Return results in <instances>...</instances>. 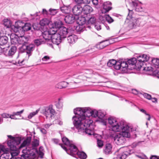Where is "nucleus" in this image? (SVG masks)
Listing matches in <instances>:
<instances>
[{"label": "nucleus", "mask_w": 159, "mask_h": 159, "mask_svg": "<svg viewBox=\"0 0 159 159\" xmlns=\"http://www.w3.org/2000/svg\"><path fill=\"white\" fill-rule=\"evenodd\" d=\"M31 139L28 138L25 140L20 145V148L26 147L22 150L23 153L21 156L24 159H33L35 157V152L36 150L35 148L37 147L39 144V141L35 139L30 144Z\"/></svg>", "instance_id": "f257e3e1"}, {"label": "nucleus", "mask_w": 159, "mask_h": 159, "mask_svg": "<svg viewBox=\"0 0 159 159\" xmlns=\"http://www.w3.org/2000/svg\"><path fill=\"white\" fill-rule=\"evenodd\" d=\"M7 137L10 139L7 142V145L11 150L10 153L12 157L17 156L21 149L20 146L17 148L16 146L18 145L20 143L21 139L18 137H14L11 135H7Z\"/></svg>", "instance_id": "f03ea898"}, {"label": "nucleus", "mask_w": 159, "mask_h": 159, "mask_svg": "<svg viewBox=\"0 0 159 159\" xmlns=\"http://www.w3.org/2000/svg\"><path fill=\"white\" fill-rule=\"evenodd\" d=\"M136 57L137 58V59L134 57L126 60L129 67H130V66H133L134 65L138 66L139 67H141L143 65L144 62L148 61L149 59V55L145 54L138 55Z\"/></svg>", "instance_id": "7ed1b4c3"}, {"label": "nucleus", "mask_w": 159, "mask_h": 159, "mask_svg": "<svg viewBox=\"0 0 159 159\" xmlns=\"http://www.w3.org/2000/svg\"><path fill=\"white\" fill-rule=\"evenodd\" d=\"M80 111H77L76 109H75L74 112L75 115L72 117L73 123L75 128L78 129V131L80 134L82 133V131H84V130L82 129L83 119L84 117L81 115Z\"/></svg>", "instance_id": "20e7f679"}, {"label": "nucleus", "mask_w": 159, "mask_h": 159, "mask_svg": "<svg viewBox=\"0 0 159 159\" xmlns=\"http://www.w3.org/2000/svg\"><path fill=\"white\" fill-rule=\"evenodd\" d=\"M132 129L127 130L125 131L124 129L123 131L115 135L113 138L115 143L118 145H121L124 144L126 142L125 138L130 137V132Z\"/></svg>", "instance_id": "39448f33"}, {"label": "nucleus", "mask_w": 159, "mask_h": 159, "mask_svg": "<svg viewBox=\"0 0 159 159\" xmlns=\"http://www.w3.org/2000/svg\"><path fill=\"white\" fill-rule=\"evenodd\" d=\"M82 129L84 131H82V133H85L89 135H91L94 134V128L93 125V121L90 117L84 116Z\"/></svg>", "instance_id": "423d86ee"}, {"label": "nucleus", "mask_w": 159, "mask_h": 159, "mask_svg": "<svg viewBox=\"0 0 159 159\" xmlns=\"http://www.w3.org/2000/svg\"><path fill=\"white\" fill-rule=\"evenodd\" d=\"M134 150L130 149L128 147H122L120 148L116 154V159H125L126 157L133 153Z\"/></svg>", "instance_id": "0eeeda50"}, {"label": "nucleus", "mask_w": 159, "mask_h": 159, "mask_svg": "<svg viewBox=\"0 0 159 159\" xmlns=\"http://www.w3.org/2000/svg\"><path fill=\"white\" fill-rule=\"evenodd\" d=\"M111 128L112 130L114 132H119L121 130L123 131L124 129L125 130V131L128 129H132V127L124 120H122L119 122L118 121L116 124L111 127Z\"/></svg>", "instance_id": "6e6552de"}, {"label": "nucleus", "mask_w": 159, "mask_h": 159, "mask_svg": "<svg viewBox=\"0 0 159 159\" xmlns=\"http://www.w3.org/2000/svg\"><path fill=\"white\" fill-rule=\"evenodd\" d=\"M71 148L70 150L66 151V152L68 154L76 158H78V157L83 159L86 158L87 157L86 154L83 152H78L77 148L76 146L74 147L72 150Z\"/></svg>", "instance_id": "1a4fd4ad"}, {"label": "nucleus", "mask_w": 159, "mask_h": 159, "mask_svg": "<svg viewBox=\"0 0 159 159\" xmlns=\"http://www.w3.org/2000/svg\"><path fill=\"white\" fill-rule=\"evenodd\" d=\"M75 109L77 111H80V114L82 116L89 117L91 116L93 117V115L94 114V109L92 110L89 107L77 108Z\"/></svg>", "instance_id": "9d476101"}, {"label": "nucleus", "mask_w": 159, "mask_h": 159, "mask_svg": "<svg viewBox=\"0 0 159 159\" xmlns=\"http://www.w3.org/2000/svg\"><path fill=\"white\" fill-rule=\"evenodd\" d=\"M94 114L93 115V117L94 118L98 117L99 119V121L103 122L104 125H106V120H107V118L105 116L106 112L101 110L97 111L95 109H94Z\"/></svg>", "instance_id": "9b49d317"}, {"label": "nucleus", "mask_w": 159, "mask_h": 159, "mask_svg": "<svg viewBox=\"0 0 159 159\" xmlns=\"http://www.w3.org/2000/svg\"><path fill=\"white\" fill-rule=\"evenodd\" d=\"M34 46L33 44H30L28 46L25 45H23L21 47V50L23 49L26 50V56L25 58L21 62L22 63L24 60H27L29 57L31 55L32 52L34 49Z\"/></svg>", "instance_id": "f8f14e48"}, {"label": "nucleus", "mask_w": 159, "mask_h": 159, "mask_svg": "<svg viewBox=\"0 0 159 159\" xmlns=\"http://www.w3.org/2000/svg\"><path fill=\"white\" fill-rule=\"evenodd\" d=\"M62 141L64 144L68 147V149H67L66 147L64 145H61V147L64 149L66 152L67 150H70L71 148L72 150L73 149L74 147L75 146L72 141H70L66 137H63L62 139Z\"/></svg>", "instance_id": "ddd939ff"}, {"label": "nucleus", "mask_w": 159, "mask_h": 159, "mask_svg": "<svg viewBox=\"0 0 159 159\" xmlns=\"http://www.w3.org/2000/svg\"><path fill=\"white\" fill-rule=\"evenodd\" d=\"M57 30H52L53 33L51 40L53 43L58 45L62 38L60 36L59 33L57 32Z\"/></svg>", "instance_id": "4468645a"}, {"label": "nucleus", "mask_w": 159, "mask_h": 159, "mask_svg": "<svg viewBox=\"0 0 159 159\" xmlns=\"http://www.w3.org/2000/svg\"><path fill=\"white\" fill-rule=\"evenodd\" d=\"M43 112L47 117L49 116L52 119L53 117L55 111L53 108L52 106L51 105L48 107H46L43 109Z\"/></svg>", "instance_id": "2eb2a0df"}, {"label": "nucleus", "mask_w": 159, "mask_h": 159, "mask_svg": "<svg viewBox=\"0 0 159 159\" xmlns=\"http://www.w3.org/2000/svg\"><path fill=\"white\" fill-rule=\"evenodd\" d=\"M142 20L140 18H131L129 23L128 26L130 29H133L141 25Z\"/></svg>", "instance_id": "dca6fc26"}, {"label": "nucleus", "mask_w": 159, "mask_h": 159, "mask_svg": "<svg viewBox=\"0 0 159 159\" xmlns=\"http://www.w3.org/2000/svg\"><path fill=\"white\" fill-rule=\"evenodd\" d=\"M77 21V25L76 26H74L73 28H71V31H73L75 30L78 32L82 31L84 30L83 29L85 27L84 25L85 23V19L83 18L82 21V20H79V19Z\"/></svg>", "instance_id": "f3484780"}, {"label": "nucleus", "mask_w": 159, "mask_h": 159, "mask_svg": "<svg viewBox=\"0 0 159 159\" xmlns=\"http://www.w3.org/2000/svg\"><path fill=\"white\" fill-rule=\"evenodd\" d=\"M71 28L69 27V28L67 29L65 27H62L60 28L59 30H58L57 33H59V34L60 36L63 39L65 38L66 36L68 33H69L70 30L71 31Z\"/></svg>", "instance_id": "a211bd4d"}, {"label": "nucleus", "mask_w": 159, "mask_h": 159, "mask_svg": "<svg viewBox=\"0 0 159 159\" xmlns=\"http://www.w3.org/2000/svg\"><path fill=\"white\" fill-rule=\"evenodd\" d=\"M52 30H54L52 29H51L50 30L44 31L42 32V34L43 38L46 40H50L53 33Z\"/></svg>", "instance_id": "6ab92c4d"}, {"label": "nucleus", "mask_w": 159, "mask_h": 159, "mask_svg": "<svg viewBox=\"0 0 159 159\" xmlns=\"http://www.w3.org/2000/svg\"><path fill=\"white\" fill-rule=\"evenodd\" d=\"M111 3L109 2H104L103 5V9L102 10V13H106L111 9Z\"/></svg>", "instance_id": "aec40b11"}, {"label": "nucleus", "mask_w": 159, "mask_h": 159, "mask_svg": "<svg viewBox=\"0 0 159 159\" xmlns=\"http://www.w3.org/2000/svg\"><path fill=\"white\" fill-rule=\"evenodd\" d=\"M132 4L136 11L141 12L144 11V8L142 7L140 3L137 1H132Z\"/></svg>", "instance_id": "412c9836"}, {"label": "nucleus", "mask_w": 159, "mask_h": 159, "mask_svg": "<svg viewBox=\"0 0 159 159\" xmlns=\"http://www.w3.org/2000/svg\"><path fill=\"white\" fill-rule=\"evenodd\" d=\"M72 9L73 13L75 16H78L82 13V8L79 5L75 6Z\"/></svg>", "instance_id": "4be33fe9"}, {"label": "nucleus", "mask_w": 159, "mask_h": 159, "mask_svg": "<svg viewBox=\"0 0 159 159\" xmlns=\"http://www.w3.org/2000/svg\"><path fill=\"white\" fill-rule=\"evenodd\" d=\"M64 20L66 23L69 24L73 23L75 21V16L72 14H70L66 16Z\"/></svg>", "instance_id": "5701e85b"}, {"label": "nucleus", "mask_w": 159, "mask_h": 159, "mask_svg": "<svg viewBox=\"0 0 159 159\" xmlns=\"http://www.w3.org/2000/svg\"><path fill=\"white\" fill-rule=\"evenodd\" d=\"M112 146L110 143H106L104 148L103 152L106 154H110L112 153Z\"/></svg>", "instance_id": "b1692460"}, {"label": "nucleus", "mask_w": 159, "mask_h": 159, "mask_svg": "<svg viewBox=\"0 0 159 159\" xmlns=\"http://www.w3.org/2000/svg\"><path fill=\"white\" fill-rule=\"evenodd\" d=\"M19 37L15 34H12L10 36L11 42V44L18 45Z\"/></svg>", "instance_id": "393cba45"}, {"label": "nucleus", "mask_w": 159, "mask_h": 159, "mask_svg": "<svg viewBox=\"0 0 159 159\" xmlns=\"http://www.w3.org/2000/svg\"><path fill=\"white\" fill-rule=\"evenodd\" d=\"M93 10L92 7L89 5H85L82 8V13L87 15L93 11Z\"/></svg>", "instance_id": "a878e982"}, {"label": "nucleus", "mask_w": 159, "mask_h": 159, "mask_svg": "<svg viewBox=\"0 0 159 159\" xmlns=\"http://www.w3.org/2000/svg\"><path fill=\"white\" fill-rule=\"evenodd\" d=\"M22 23V22L20 21H18L16 22L15 26H13L11 27L12 29L13 30V31L15 33H17L18 32L20 33V31H21V26L20 25Z\"/></svg>", "instance_id": "bb28decb"}, {"label": "nucleus", "mask_w": 159, "mask_h": 159, "mask_svg": "<svg viewBox=\"0 0 159 159\" xmlns=\"http://www.w3.org/2000/svg\"><path fill=\"white\" fill-rule=\"evenodd\" d=\"M29 40V38L25 36H21L19 37L18 39L19 44H21L22 46L25 45V44L27 43Z\"/></svg>", "instance_id": "cd10ccee"}, {"label": "nucleus", "mask_w": 159, "mask_h": 159, "mask_svg": "<svg viewBox=\"0 0 159 159\" xmlns=\"http://www.w3.org/2000/svg\"><path fill=\"white\" fill-rule=\"evenodd\" d=\"M60 9L62 12L66 14L70 13L71 10V7L70 5L68 6L64 5L60 7Z\"/></svg>", "instance_id": "c85d7f7f"}, {"label": "nucleus", "mask_w": 159, "mask_h": 159, "mask_svg": "<svg viewBox=\"0 0 159 159\" xmlns=\"http://www.w3.org/2000/svg\"><path fill=\"white\" fill-rule=\"evenodd\" d=\"M77 39V36L74 34L70 35L67 37L68 41L70 44H73L75 43Z\"/></svg>", "instance_id": "c756f323"}, {"label": "nucleus", "mask_w": 159, "mask_h": 159, "mask_svg": "<svg viewBox=\"0 0 159 159\" xmlns=\"http://www.w3.org/2000/svg\"><path fill=\"white\" fill-rule=\"evenodd\" d=\"M121 69H124V70L131 69V67H129V66L126 60H121Z\"/></svg>", "instance_id": "7c9ffc66"}, {"label": "nucleus", "mask_w": 159, "mask_h": 159, "mask_svg": "<svg viewBox=\"0 0 159 159\" xmlns=\"http://www.w3.org/2000/svg\"><path fill=\"white\" fill-rule=\"evenodd\" d=\"M107 120L108 124L111 127L113 125L116 124V122L118 121L116 118L113 116L109 117Z\"/></svg>", "instance_id": "2f4dec72"}, {"label": "nucleus", "mask_w": 159, "mask_h": 159, "mask_svg": "<svg viewBox=\"0 0 159 159\" xmlns=\"http://www.w3.org/2000/svg\"><path fill=\"white\" fill-rule=\"evenodd\" d=\"M17 50L16 46H12L8 50L7 55L9 56H12L16 52Z\"/></svg>", "instance_id": "473e14b6"}, {"label": "nucleus", "mask_w": 159, "mask_h": 159, "mask_svg": "<svg viewBox=\"0 0 159 159\" xmlns=\"http://www.w3.org/2000/svg\"><path fill=\"white\" fill-rule=\"evenodd\" d=\"M8 38L5 36H0V45L3 46L7 43Z\"/></svg>", "instance_id": "72a5a7b5"}, {"label": "nucleus", "mask_w": 159, "mask_h": 159, "mask_svg": "<svg viewBox=\"0 0 159 159\" xmlns=\"http://www.w3.org/2000/svg\"><path fill=\"white\" fill-rule=\"evenodd\" d=\"M21 26V31H23V34H24V32L23 31H25L30 30L31 29V25L30 23H26L25 24L24 26Z\"/></svg>", "instance_id": "f704fd0d"}, {"label": "nucleus", "mask_w": 159, "mask_h": 159, "mask_svg": "<svg viewBox=\"0 0 159 159\" xmlns=\"http://www.w3.org/2000/svg\"><path fill=\"white\" fill-rule=\"evenodd\" d=\"M68 83L66 82H61L58 83L56 85V87L59 89H62L66 87Z\"/></svg>", "instance_id": "c9c22d12"}, {"label": "nucleus", "mask_w": 159, "mask_h": 159, "mask_svg": "<svg viewBox=\"0 0 159 159\" xmlns=\"http://www.w3.org/2000/svg\"><path fill=\"white\" fill-rule=\"evenodd\" d=\"M105 41L100 42L97 45L96 47L99 49H102L107 46L108 44L105 43Z\"/></svg>", "instance_id": "e433bc0d"}, {"label": "nucleus", "mask_w": 159, "mask_h": 159, "mask_svg": "<svg viewBox=\"0 0 159 159\" xmlns=\"http://www.w3.org/2000/svg\"><path fill=\"white\" fill-rule=\"evenodd\" d=\"M74 1L75 3L78 5L89 3V0H74Z\"/></svg>", "instance_id": "4c0bfd02"}, {"label": "nucleus", "mask_w": 159, "mask_h": 159, "mask_svg": "<svg viewBox=\"0 0 159 159\" xmlns=\"http://www.w3.org/2000/svg\"><path fill=\"white\" fill-rule=\"evenodd\" d=\"M3 24L7 28H9L11 26L10 21L7 19H4L3 20Z\"/></svg>", "instance_id": "58836bf2"}, {"label": "nucleus", "mask_w": 159, "mask_h": 159, "mask_svg": "<svg viewBox=\"0 0 159 159\" xmlns=\"http://www.w3.org/2000/svg\"><path fill=\"white\" fill-rule=\"evenodd\" d=\"M96 22V18L93 16H91L88 20L87 24L89 25H93Z\"/></svg>", "instance_id": "ea45409f"}, {"label": "nucleus", "mask_w": 159, "mask_h": 159, "mask_svg": "<svg viewBox=\"0 0 159 159\" xmlns=\"http://www.w3.org/2000/svg\"><path fill=\"white\" fill-rule=\"evenodd\" d=\"M62 25V22L60 20L54 22L55 27L56 29H58V30H59L60 28H62L61 26Z\"/></svg>", "instance_id": "a19ab883"}, {"label": "nucleus", "mask_w": 159, "mask_h": 159, "mask_svg": "<svg viewBox=\"0 0 159 159\" xmlns=\"http://www.w3.org/2000/svg\"><path fill=\"white\" fill-rule=\"evenodd\" d=\"M49 23V21L47 19H44L40 21V24L41 26H43L44 25H48Z\"/></svg>", "instance_id": "79ce46f5"}, {"label": "nucleus", "mask_w": 159, "mask_h": 159, "mask_svg": "<svg viewBox=\"0 0 159 159\" xmlns=\"http://www.w3.org/2000/svg\"><path fill=\"white\" fill-rule=\"evenodd\" d=\"M114 67L117 70L121 69V60L117 61H116V64H115Z\"/></svg>", "instance_id": "37998d69"}, {"label": "nucleus", "mask_w": 159, "mask_h": 159, "mask_svg": "<svg viewBox=\"0 0 159 159\" xmlns=\"http://www.w3.org/2000/svg\"><path fill=\"white\" fill-rule=\"evenodd\" d=\"M57 9L50 8L49 10V14L52 16L55 15L58 12Z\"/></svg>", "instance_id": "c03bdc74"}, {"label": "nucleus", "mask_w": 159, "mask_h": 159, "mask_svg": "<svg viewBox=\"0 0 159 159\" xmlns=\"http://www.w3.org/2000/svg\"><path fill=\"white\" fill-rule=\"evenodd\" d=\"M116 64V60L114 59L110 60L107 62V65L109 67H112L114 66Z\"/></svg>", "instance_id": "a18cd8bd"}, {"label": "nucleus", "mask_w": 159, "mask_h": 159, "mask_svg": "<svg viewBox=\"0 0 159 159\" xmlns=\"http://www.w3.org/2000/svg\"><path fill=\"white\" fill-rule=\"evenodd\" d=\"M105 18L106 20L109 23L113 22V20L110 17L109 15H106L105 16Z\"/></svg>", "instance_id": "49530a36"}, {"label": "nucleus", "mask_w": 159, "mask_h": 159, "mask_svg": "<svg viewBox=\"0 0 159 159\" xmlns=\"http://www.w3.org/2000/svg\"><path fill=\"white\" fill-rule=\"evenodd\" d=\"M43 152V148L42 147H40L39 148L38 153L40 156V157L41 158H43V156L44 155Z\"/></svg>", "instance_id": "de8ad7c7"}, {"label": "nucleus", "mask_w": 159, "mask_h": 159, "mask_svg": "<svg viewBox=\"0 0 159 159\" xmlns=\"http://www.w3.org/2000/svg\"><path fill=\"white\" fill-rule=\"evenodd\" d=\"M34 42L36 45L39 46L43 43V41L40 39H37L34 41Z\"/></svg>", "instance_id": "09e8293b"}, {"label": "nucleus", "mask_w": 159, "mask_h": 159, "mask_svg": "<svg viewBox=\"0 0 159 159\" xmlns=\"http://www.w3.org/2000/svg\"><path fill=\"white\" fill-rule=\"evenodd\" d=\"M39 110L38 109L35 111L30 113V114L28 115V117L29 119L31 118L37 114Z\"/></svg>", "instance_id": "8fccbe9b"}, {"label": "nucleus", "mask_w": 159, "mask_h": 159, "mask_svg": "<svg viewBox=\"0 0 159 159\" xmlns=\"http://www.w3.org/2000/svg\"><path fill=\"white\" fill-rule=\"evenodd\" d=\"M152 63L156 66H159V59H158L154 58L152 59Z\"/></svg>", "instance_id": "3c124183"}, {"label": "nucleus", "mask_w": 159, "mask_h": 159, "mask_svg": "<svg viewBox=\"0 0 159 159\" xmlns=\"http://www.w3.org/2000/svg\"><path fill=\"white\" fill-rule=\"evenodd\" d=\"M55 105L58 108H60L62 107V104L60 102V99H59L58 101L55 104Z\"/></svg>", "instance_id": "603ef678"}, {"label": "nucleus", "mask_w": 159, "mask_h": 159, "mask_svg": "<svg viewBox=\"0 0 159 159\" xmlns=\"http://www.w3.org/2000/svg\"><path fill=\"white\" fill-rule=\"evenodd\" d=\"M6 150L4 146L2 145H0V157H2L4 155H2L1 156L2 152H4Z\"/></svg>", "instance_id": "864d4df0"}, {"label": "nucleus", "mask_w": 159, "mask_h": 159, "mask_svg": "<svg viewBox=\"0 0 159 159\" xmlns=\"http://www.w3.org/2000/svg\"><path fill=\"white\" fill-rule=\"evenodd\" d=\"M142 94L143 95L145 98L148 100H150L151 99V96L149 94L146 93H142Z\"/></svg>", "instance_id": "5fc2aeb1"}, {"label": "nucleus", "mask_w": 159, "mask_h": 159, "mask_svg": "<svg viewBox=\"0 0 159 159\" xmlns=\"http://www.w3.org/2000/svg\"><path fill=\"white\" fill-rule=\"evenodd\" d=\"M97 144L99 148H102L103 145V143L102 141L101 140H98L97 141Z\"/></svg>", "instance_id": "6e6d98bb"}, {"label": "nucleus", "mask_w": 159, "mask_h": 159, "mask_svg": "<svg viewBox=\"0 0 159 159\" xmlns=\"http://www.w3.org/2000/svg\"><path fill=\"white\" fill-rule=\"evenodd\" d=\"M10 114L4 113L2 114L1 116H2L4 118H10Z\"/></svg>", "instance_id": "4d7b16f0"}, {"label": "nucleus", "mask_w": 159, "mask_h": 159, "mask_svg": "<svg viewBox=\"0 0 159 159\" xmlns=\"http://www.w3.org/2000/svg\"><path fill=\"white\" fill-rule=\"evenodd\" d=\"M132 92L135 95H138L139 94H142V93L139 92L138 90L135 89H133L132 90Z\"/></svg>", "instance_id": "13d9d810"}, {"label": "nucleus", "mask_w": 159, "mask_h": 159, "mask_svg": "<svg viewBox=\"0 0 159 159\" xmlns=\"http://www.w3.org/2000/svg\"><path fill=\"white\" fill-rule=\"evenodd\" d=\"M24 111V110L23 109L20 111H17L16 112H13V114H14L16 116H19L21 114L23 113Z\"/></svg>", "instance_id": "bf43d9fd"}, {"label": "nucleus", "mask_w": 159, "mask_h": 159, "mask_svg": "<svg viewBox=\"0 0 159 159\" xmlns=\"http://www.w3.org/2000/svg\"><path fill=\"white\" fill-rule=\"evenodd\" d=\"M50 59V57L48 56H44L42 58V60L43 61H46Z\"/></svg>", "instance_id": "052dcab7"}, {"label": "nucleus", "mask_w": 159, "mask_h": 159, "mask_svg": "<svg viewBox=\"0 0 159 159\" xmlns=\"http://www.w3.org/2000/svg\"><path fill=\"white\" fill-rule=\"evenodd\" d=\"M42 13L45 16H47L48 14V11L45 9H43Z\"/></svg>", "instance_id": "680f3d73"}, {"label": "nucleus", "mask_w": 159, "mask_h": 159, "mask_svg": "<svg viewBox=\"0 0 159 159\" xmlns=\"http://www.w3.org/2000/svg\"><path fill=\"white\" fill-rule=\"evenodd\" d=\"M129 11V13L128 14V17H130L131 18H133L132 17V15L133 14V12L132 10H130L129 9H128Z\"/></svg>", "instance_id": "e2e57ef3"}, {"label": "nucleus", "mask_w": 159, "mask_h": 159, "mask_svg": "<svg viewBox=\"0 0 159 159\" xmlns=\"http://www.w3.org/2000/svg\"><path fill=\"white\" fill-rule=\"evenodd\" d=\"M144 70L147 71H152V68L151 67H144Z\"/></svg>", "instance_id": "0e129e2a"}, {"label": "nucleus", "mask_w": 159, "mask_h": 159, "mask_svg": "<svg viewBox=\"0 0 159 159\" xmlns=\"http://www.w3.org/2000/svg\"><path fill=\"white\" fill-rule=\"evenodd\" d=\"M39 129L41 132L43 134H46L47 131L45 129L41 128H40Z\"/></svg>", "instance_id": "69168bd1"}, {"label": "nucleus", "mask_w": 159, "mask_h": 159, "mask_svg": "<svg viewBox=\"0 0 159 159\" xmlns=\"http://www.w3.org/2000/svg\"><path fill=\"white\" fill-rule=\"evenodd\" d=\"M55 123L59 124L60 125H61L62 124V122L60 120H57L55 121Z\"/></svg>", "instance_id": "338daca9"}, {"label": "nucleus", "mask_w": 159, "mask_h": 159, "mask_svg": "<svg viewBox=\"0 0 159 159\" xmlns=\"http://www.w3.org/2000/svg\"><path fill=\"white\" fill-rule=\"evenodd\" d=\"M15 115L14 114H13V112L12 113V114L11 115L10 114V118H11L12 119H15L16 120L17 119V118H16V117L15 116Z\"/></svg>", "instance_id": "774afa93"}]
</instances>
